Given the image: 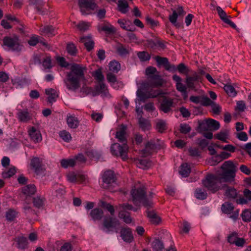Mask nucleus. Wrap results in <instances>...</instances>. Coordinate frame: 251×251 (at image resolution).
<instances>
[{"label":"nucleus","mask_w":251,"mask_h":251,"mask_svg":"<svg viewBox=\"0 0 251 251\" xmlns=\"http://www.w3.org/2000/svg\"><path fill=\"white\" fill-rule=\"evenodd\" d=\"M222 172H217L216 175H208L202 180L203 186L212 193L221 189L222 182L231 183L235 180L237 166L232 161H225L221 166Z\"/></svg>","instance_id":"1"},{"label":"nucleus","mask_w":251,"mask_h":251,"mask_svg":"<svg viewBox=\"0 0 251 251\" xmlns=\"http://www.w3.org/2000/svg\"><path fill=\"white\" fill-rule=\"evenodd\" d=\"M86 70V68L82 65L72 64L70 71L67 73L66 77L63 80L69 90L75 91L80 87V81L85 79V72Z\"/></svg>","instance_id":"2"},{"label":"nucleus","mask_w":251,"mask_h":251,"mask_svg":"<svg viewBox=\"0 0 251 251\" xmlns=\"http://www.w3.org/2000/svg\"><path fill=\"white\" fill-rule=\"evenodd\" d=\"M131 195L132 198V201L136 205L140 203L148 208L151 206L152 202L146 198V192L144 187L133 189L131 191Z\"/></svg>","instance_id":"3"},{"label":"nucleus","mask_w":251,"mask_h":251,"mask_svg":"<svg viewBox=\"0 0 251 251\" xmlns=\"http://www.w3.org/2000/svg\"><path fill=\"white\" fill-rule=\"evenodd\" d=\"M145 73L148 78V85L153 87H158L163 85L164 80L158 75L156 68L149 67L146 68Z\"/></svg>","instance_id":"4"},{"label":"nucleus","mask_w":251,"mask_h":251,"mask_svg":"<svg viewBox=\"0 0 251 251\" xmlns=\"http://www.w3.org/2000/svg\"><path fill=\"white\" fill-rule=\"evenodd\" d=\"M116 209L119 212L118 216L119 218L122 219L123 221L126 224H130L132 221V219L127 211L131 210L132 209L134 211L137 210V208H133L132 205L127 203L119 204L116 206Z\"/></svg>","instance_id":"5"},{"label":"nucleus","mask_w":251,"mask_h":251,"mask_svg":"<svg viewBox=\"0 0 251 251\" xmlns=\"http://www.w3.org/2000/svg\"><path fill=\"white\" fill-rule=\"evenodd\" d=\"M3 46L7 47L11 50L17 52L21 51L23 49L19 37L15 34L12 36L4 37L3 39Z\"/></svg>","instance_id":"6"},{"label":"nucleus","mask_w":251,"mask_h":251,"mask_svg":"<svg viewBox=\"0 0 251 251\" xmlns=\"http://www.w3.org/2000/svg\"><path fill=\"white\" fill-rule=\"evenodd\" d=\"M128 150V147L127 144H124L120 145L119 143H114L110 147V151L112 154L116 156H120L123 160L127 158Z\"/></svg>","instance_id":"7"},{"label":"nucleus","mask_w":251,"mask_h":251,"mask_svg":"<svg viewBox=\"0 0 251 251\" xmlns=\"http://www.w3.org/2000/svg\"><path fill=\"white\" fill-rule=\"evenodd\" d=\"M78 5L82 15L90 14L91 10H94L97 7L94 0H78Z\"/></svg>","instance_id":"8"},{"label":"nucleus","mask_w":251,"mask_h":251,"mask_svg":"<svg viewBox=\"0 0 251 251\" xmlns=\"http://www.w3.org/2000/svg\"><path fill=\"white\" fill-rule=\"evenodd\" d=\"M102 187L106 189H110V187L115 183V176L114 173L111 171L105 172L102 176Z\"/></svg>","instance_id":"9"},{"label":"nucleus","mask_w":251,"mask_h":251,"mask_svg":"<svg viewBox=\"0 0 251 251\" xmlns=\"http://www.w3.org/2000/svg\"><path fill=\"white\" fill-rule=\"evenodd\" d=\"M234 209V206L232 203L226 202L223 203L221 207L222 212L226 214H231L229 216L232 219L236 220L239 216V210H237L232 212Z\"/></svg>","instance_id":"10"},{"label":"nucleus","mask_w":251,"mask_h":251,"mask_svg":"<svg viewBox=\"0 0 251 251\" xmlns=\"http://www.w3.org/2000/svg\"><path fill=\"white\" fill-rule=\"evenodd\" d=\"M173 104L174 102L172 99L165 97L160 102L159 109L164 113L172 112Z\"/></svg>","instance_id":"11"},{"label":"nucleus","mask_w":251,"mask_h":251,"mask_svg":"<svg viewBox=\"0 0 251 251\" xmlns=\"http://www.w3.org/2000/svg\"><path fill=\"white\" fill-rule=\"evenodd\" d=\"M119 225V221L115 218L113 219L111 217L105 218L103 222V226L104 228L103 230L108 233L110 231H112L111 228L115 227Z\"/></svg>","instance_id":"12"},{"label":"nucleus","mask_w":251,"mask_h":251,"mask_svg":"<svg viewBox=\"0 0 251 251\" xmlns=\"http://www.w3.org/2000/svg\"><path fill=\"white\" fill-rule=\"evenodd\" d=\"M220 126H198L197 130L202 134L206 138L211 139L213 138L212 131L217 130Z\"/></svg>","instance_id":"13"},{"label":"nucleus","mask_w":251,"mask_h":251,"mask_svg":"<svg viewBox=\"0 0 251 251\" xmlns=\"http://www.w3.org/2000/svg\"><path fill=\"white\" fill-rule=\"evenodd\" d=\"M28 135L32 141L39 143L42 140L41 132L38 126H30L28 129Z\"/></svg>","instance_id":"14"},{"label":"nucleus","mask_w":251,"mask_h":251,"mask_svg":"<svg viewBox=\"0 0 251 251\" xmlns=\"http://www.w3.org/2000/svg\"><path fill=\"white\" fill-rule=\"evenodd\" d=\"M155 59L158 65H163L165 70L170 72H175L176 70L175 65L171 64L167 58L156 56L155 57Z\"/></svg>","instance_id":"15"},{"label":"nucleus","mask_w":251,"mask_h":251,"mask_svg":"<svg viewBox=\"0 0 251 251\" xmlns=\"http://www.w3.org/2000/svg\"><path fill=\"white\" fill-rule=\"evenodd\" d=\"M161 94L160 91H155L152 93L144 92L141 90L137 91V96L140 100L145 101L147 99L150 98H155Z\"/></svg>","instance_id":"16"},{"label":"nucleus","mask_w":251,"mask_h":251,"mask_svg":"<svg viewBox=\"0 0 251 251\" xmlns=\"http://www.w3.org/2000/svg\"><path fill=\"white\" fill-rule=\"evenodd\" d=\"M126 127L123 126L117 131L115 134V137L118 141L124 144H126L127 143V134L126 132Z\"/></svg>","instance_id":"17"},{"label":"nucleus","mask_w":251,"mask_h":251,"mask_svg":"<svg viewBox=\"0 0 251 251\" xmlns=\"http://www.w3.org/2000/svg\"><path fill=\"white\" fill-rule=\"evenodd\" d=\"M121 236L126 242L130 243L133 240V236L129 228H122L121 230Z\"/></svg>","instance_id":"18"},{"label":"nucleus","mask_w":251,"mask_h":251,"mask_svg":"<svg viewBox=\"0 0 251 251\" xmlns=\"http://www.w3.org/2000/svg\"><path fill=\"white\" fill-rule=\"evenodd\" d=\"M156 148V144L152 141L148 142L145 145V148L142 151L143 155L146 156L150 155Z\"/></svg>","instance_id":"19"},{"label":"nucleus","mask_w":251,"mask_h":251,"mask_svg":"<svg viewBox=\"0 0 251 251\" xmlns=\"http://www.w3.org/2000/svg\"><path fill=\"white\" fill-rule=\"evenodd\" d=\"M40 31L42 35L52 36L56 33V29L51 25L42 26L40 28Z\"/></svg>","instance_id":"20"},{"label":"nucleus","mask_w":251,"mask_h":251,"mask_svg":"<svg viewBox=\"0 0 251 251\" xmlns=\"http://www.w3.org/2000/svg\"><path fill=\"white\" fill-rule=\"evenodd\" d=\"M80 42L84 44L88 51H91L94 48V42L91 36L81 37L80 38Z\"/></svg>","instance_id":"21"},{"label":"nucleus","mask_w":251,"mask_h":251,"mask_svg":"<svg viewBox=\"0 0 251 251\" xmlns=\"http://www.w3.org/2000/svg\"><path fill=\"white\" fill-rule=\"evenodd\" d=\"M89 216L92 220L94 221H100L103 217V212L100 208H95L91 210Z\"/></svg>","instance_id":"22"},{"label":"nucleus","mask_w":251,"mask_h":251,"mask_svg":"<svg viewBox=\"0 0 251 251\" xmlns=\"http://www.w3.org/2000/svg\"><path fill=\"white\" fill-rule=\"evenodd\" d=\"M30 4L34 5L37 11L42 15L47 12V10L43 7L44 5L43 0H30Z\"/></svg>","instance_id":"23"},{"label":"nucleus","mask_w":251,"mask_h":251,"mask_svg":"<svg viewBox=\"0 0 251 251\" xmlns=\"http://www.w3.org/2000/svg\"><path fill=\"white\" fill-rule=\"evenodd\" d=\"M45 93L48 95V101L50 103L55 102L58 97L56 91L52 88L46 89Z\"/></svg>","instance_id":"24"},{"label":"nucleus","mask_w":251,"mask_h":251,"mask_svg":"<svg viewBox=\"0 0 251 251\" xmlns=\"http://www.w3.org/2000/svg\"><path fill=\"white\" fill-rule=\"evenodd\" d=\"M198 126H220V123L211 118H206L199 120L197 121Z\"/></svg>","instance_id":"25"},{"label":"nucleus","mask_w":251,"mask_h":251,"mask_svg":"<svg viewBox=\"0 0 251 251\" xmlns=\"http://www.w3.org/2000/svg\"><path fill=\"white\" fill-rule=\"evenodd\" d=\"M118 10L123 14L126 13L129 10V5L127 2L125 0H119Z\"/></svg>","instance_id":"26"},{"label":"nucleus","mask_w":251,"mask_h":251,"mask_svg":"<svg viewBox=\"0 0 251 251\" xmlns=\"http://www.w3.org/2000/svg\"><path fill=\"white\" fill-rule=\"evenodd\" d=\"M17 116L20 121L24 122H27L30 119V116L27 109L24 110L21 109L18 110Z\"/></svg>","instance_id":"27"},{"label":"nucleus","mask_w":251,"mask_h":251,"mask_svg":"<svg viewBox=\"0 0 251 251\" xmlns=\"http://www.w3.org/2000/svg\"><path fill=\"white\" fill-rule=\"evenodd\" d=\"M17 248L19 249L25 250L27 247V241L26 238L24 236H19L16 238Z\"/></svg>","instance_id":"28"},{"label":"nucleus","mask_w":251,"mask_h":251,"mask_svg":"<svg viewBox=\"0 0 251 251\" xmlns=\"http://www.w3.org/2000/svg\"><path fill=\"white\" fill-rule=\"evenodd\" d=\"M116 50L117 53L122 57H126L129 53V48H126L122 44L118 45L116 47Z\"/></svg>","instance_id":"29"},{"label":"nucleus","mask_w":251,"mask_h":251,"mask_svg":"<svg viewBox=\"0 0 251 251\" xmlns=\"http://www.w3.org/2000/svg\"><path fill=\"white\" fill-rule=\"evenodd\" d=\"M65 192L63 187L58 184L54 185L52 188V195L56 197H61Z\"/></svg>","instance_id":"30"},{"label":"nucleus","mask_w":251,"mask_h":251,"mask_svg":"<svg viewBox=\"0 0 251 251\" xmlns=\"http://www.w3.org/2000/svg\"><path fill=\"white\" fill-rule=\"evenodd\" d=\"M148 217L151 222L154 225H157L161 221L160 218L153 210L148 211L147 212Z\"/></svg>","instance_id":"31"},{"label":"nucleus","mask_w":251,"mask_h":251,"mask_svg":"<svg viewBox=\"0 0 251 251\" xmlns=\"http://www.w3.org/2000/svg\"><path fill=\"white\" fill-rule=\"evenodd\" d=\"M22 192L25 195L30 196L35 194L36 192V188L34 184H29L24 187Z\"/></svg>","instance_id":"32"},{"label":"nucleus","mask_w":251,"mask_h":251,"mask_svg":"<svg viewBox=\"0 0 251 251\" xmlns=\"http://www.w3.org/2000/svg\"><path fill=\"white\" fill-rule=\"evenodd\" d=\"M179 174L183 177H187L191 172V168L187 163H183L180 166Z\"/></svg>","instance_id":"33"},{"label":"nucleus","mask_w":251,"mask_h":251,"mask_svg":"<svg viewBox=\"0 0 251 251\" xmlns=\"http://www.w3.org/2000/svg\"><path fill=\"white\" fill-rule=\"evenodd\" d=\"M224 89L229 97H235L237 94V92L235 88L231 84H225Z\"/></svg>","instance_id":"34"},{"label":"nucleus","mask_w":251,"mask_h":251,"mask_svg":"<svg viewBox=\"0 0 251 251\" xmlns=\"http://www.w3.org/2000/svg\"><path fill=\"white\" fill-rule=\"evenodd\" d=\"M151 246L154 251H162L164 248L163 242L158 239H155L152 241Z\"/></svg>","instance_id":"35"},{"label":"nucleus","mask_w":251,"mask_h":251,"mask_svg":"<svg viewBox=\"0 0 251 251\" xmlns=\"http://www.w3.org/2000/svg\"><path fill=\"white\" fill-rule=\"evenodd\" d=\"M135 164L139 168L142 169H146L148 168L150 165V162L147 159H137L135 161Z\"/></svg>","instance_id":"36"},{"label":"nucleus","mask_w":251,"mask_h":251,"mask_svg":"<svg viewBox=\"0 0 251 251\" xmlns=\"http://www.w3.org/2000/svg\"><path fill=\"white\" fill-rule=\"evenodd\" d=\"M117 22L120 25V27L126 30L133 31L135 29L132 25H127V22L124 19H119Z\"/></svg>","instance_id":"37"},{"label":"nucleus","mask_w":251,"mask_h":251,"mask_svg":"<svg viewBox=\"0 0 251 251\" xmlns=\"http://www.w3.org/2000/svg\"><path fill=\"white\" fill-rule=\"evenodd\" d=\"M120 69V64L115 60L111 61L109 64V70L113 73H117Z\"/></svg>","instance_id":"38"},{"label":"nucleus","mask_w":251,"mask_h":251,"mask_svg":"<svg viewBox=\"0 0 251 251\" xmlns=\"http://www.w3.org/2000/svg\"><path fill=\"white\" fill-rule=\"evenodd\" d=\"M61 165L64 168L69 167H74L75 165V159L70 158L68 159H62L60 161Z\"/></svg>","instance_id":"39"},{"label":"nucleus","mask_w":251,"mask_h":251,"mask_svg":"<svg viewBox=\"0 0 251 251\" xmlns=\"http://www.w3.org/2000/svg\"><path fill=\"white\" fill-rule=\"evenodd\" d=\"M41 160L38 157H34L31 161L30 165L35 172H37L41 166Z\"/></svg>","instance_id":"40"},{"label":"nucleus","mask_w":251,"mask_h":251,"mask_svg":"<svg viewBox=\"0 0 251 251\" xmlns=\"http://www.w3.org/2000/svg\"><path fill=\"white\" fill-rule=\"evenodd\" d=\"M81 92L84 93L86 95H92L93 97L96 96L98 95V93L95 92V90H94L92 88L87 87L85 85H83L82 87L81 88Z\"/></svg>","instance_id":"41"},{"label":"nucleus","mask_w":251,"mask_h":251,"mask_svg":"<svg viewBox=\"0 0 251 251\" xmlns=\"http://www.w3.org/2000/svg\"><path fill=\"white\" fill-rule=\"evenodd\" d=\"M195 196L198 199L204 200L207 198V194L204 190L198 188L195 191Z\"/></svg>","instance_id":"42"},{"label":"nucleus","mask_w":251,"mask_h":251,"mask_svg":"<svg viewBox=\"0 0 251 251\" xmlns=\"http://www.w3.org/2000/svg\"><path fill=\"white\" fill-rule=\"evenodd\" d=\"M66 50L68 53L72 56H75L77 52L76 46L72 43H70L67 44Z\"/></svg>","instance_id":"43"},{"label":"nucleus","mask_w":251,"mask_h":251,"mask_svg":"<svg viewBox=\"0 0 251 251\" xmlns=\"http://www.w3.org/2000/svg\"><path fill=\"white\" fill-rule=\"evenodd\" d=\"M99 30L103 31L108 34L113 33L115 32V28L109 23L99 27Z\"/></svg>","instance_id":"44"},{"label":"nucleus","mask_w":251,"mask_h":251,"mask_svg":"<svg viewBox=\"0 0 251 251\" xmlns=\"http://www.w3.org/2000/svg\"><path fill=\"white\" fill-rule=\"evenodd\" d=\"M176 88L182 94L184 98H186L188 96L187 92V87L181 82L176 84Z\"/></svg>","instance_id":"45"},{"label":"nucleus","mask_w":251,"mask_h":251,"mask_svg":"<svg viewBox=\"0 0 251 251\" xmlns=\"http://www.w3.org/2000/svg\"><path fill=\"white\" fill-rule=\"evenodd\" d=\"M237 195L236 190L232 187H227L225 192V195L229 198L234 199L236 197Z\"/></svg>","instance_id":"46"},{"label":"nucleus","mask_w":251,"mask_h":251,"mask_svg":"<svg viewBox=\"0 0 251 251\" xmlns=\"http://www.w3.org/2000/svg\"><path fill=\"white\" fill-rule=\"evenodd\" d=\"M92 75L99 82H102L104 80V76L102 75L101 69L100 68L93 72Z\"/></svg>","instance_id":"47"},{"label":"nucleus","mask_w":251,"mask_h":251,"mask_svg":"<svg viewBox=\"0 0 251 251\" xmlns=\"http://www.w3.org/2000/svg\"><path fill=\"white\" fill-rule=\"evenodd\" d=\"M17 212L12 209H8L5 213V217L7 220L12 221L16 218Z\"/></svg>","instance_id":"48"},{"label":"nucleus","mask_w":251,"mask_h":251,"mask_svg":"<svg viewBox=\"0 0 251 251\" xmlns=\"http://www.w3.org/2000/svg\"><path fill=\"white\" fill-rule=\"evenodd\" d=\"M67 122L69 126H77L79 124V122L77 118L75 116L71 115L68 116Z\"/></svg>","instance_id":"49"},{"label":"nucleus","mask_w":251,"mask_h":251,"mask_svg":"<svg viewBox=\"0 0 251 251\" xmlns=\"http://www.w3.org/2000/svg\"><path fill=\"white\" fill-rule=\"evenodd\" d=\"M137 56L141 61H147L150 59L151 56L146 51H139L137 53Z\"/></svg>","instance_id":"50"},{"label":"nucleus","mask_w":251,"mask_h":251,"mask_svg":"<svg viewBox=\"0 0 251 251\" xmlns=\"http://www.w3.org/2000/svg\"><path fill=\"white\" fill-rule=\"evenodd\" d=\"M107 90L105 85L102 82H99L98 85L96 86L95 92L98 93V95L101 93L105 94Z\"/></svg>","instance_id":"51"},{"label":"nucleus","mask_w":251,"mask_h":251,"mask_svg":"<svg viewBox=\"0 0 251 251\" xmlns=\"http://www.w3.org/2000/svg\"><path fill=\"white\" fill-rule=\"evenodd\" d=\"M45 199L40 197H37L33 199V204L35 207L40 208L44 205Z\"/></svg>","instance_id":"52"},{"label":"nucleus","mask_w":251,"mask_h":251,"mask_svg":"<svg viewBox=\"0 0 251 251\" xmlns=\"http://www.w3.org/2000/svg\"><path fill=\"white\" fill-rule=\"evenodd\" d=\"M136 112L138 113V116H140L141 117L139 119V123L140 126H149L151 125L149 121L143 118L142 117L141 113H142L141 110H140L139 108H137L136 109Z\"/></svg>","instance_id":"53"},{"label":"nucleus","mask_w":251,"mask_h":251,"mask_svg":"<svg viewBox=\"0 0 251 251\" xmlns=\"http://www.w3.org/2000/svg\"><path fill=\"white\" fill-rule=\"evenodd\" d=\"M59 136L61 138H62L64 141L66 142H70L72 139V137L71 134L69 132H67L65 130H63L59 132Z\"/></svg>","instance_id":"54"},{"label":"nucleus","mask_w":251,"mask_h":251,"mask_svg":"<svg viewBox=\"0 0 251 251\" xmlns=\"http://www.w3.org/2000/svg\"><path fill=\"white\" fill-rule=\"evenodd\" d=\"M42 65L45 69H51L52 68V65L50 56H46L43 61Z\"/></svg>","instance_id":"55"},{"label":"nucleus","mask_w":251,"mask_h":251,"mask_svg":"<svg viewBox=\"0 0 251 251\" xmlns=\"http://www.w3.org/2000/svg\"><path fill=\"white\" fill-rule=\"evenodd\" d=\"M216 10L220 19L225 23L228 20L226 13L220 6H216Z\"/></svg>","instance_id":"56"},{"label":"nucleus","mask_w":251,"mask_h":251,"mask_svg":"<svg viewBox=\"0 0 251 251\" xmlns=\"http://www.w3.org/2000/svg\"><path fill=\"white\" fill-rule=\"evenodd\" d=\"M228 132L227 131H221L216 135V138L224 142H226V140L228 138Z\"/></svg>","instance_id":"57"},{"label":"nucleus","mask_w":251,"mask_h":251,"mask_svg":"<svg viewBox=\"0 0 251 251\" xmlns=\"http://www.w3.org/2000/svg\"><path fill=\"white\" fill-rule=\"evenodd\" d=\"M212 109V112L213 114L216 115H219L221 112V107L218 103H216L214 101L210 105Z\"/></svg>","instance_id":"58"},{"label":"nucleus","mask_w":251,"mask_h":251,"mask_svg":"<svg viewBox=\"0 0 251 251\" xmlns=\"http://www.w3.org/2000/svg\"><path fill=\"white\" fill-rule=\"evenodd\" d=\"M16 173L15 167H11L8 170L2 173V176L3 178H9L13 176Z\"/></svg>","instance_id":"59"},{"label":"nucleus","mask_w":251,"mask_h":251,"mask_svg":"<svg viewBox=\"0 0 251 251\" xmlns=\"http://www.w3.org/2000/svg\"><path fill=\"white\" fill-rule=\"evenodd\" d=\"M59 251H72L73 247L71 243L65 242L62 244H60Z\"/></svg>","instance_id":"60"},{"label":"nucleus","mask_w":251,"mask_h":251,"mask_svg":"<svg viewBox=\"0 0 251 251\" xmlns=\"http://www.w3.org/2000/svg\"><path fill=\"white\" fill-rule=\"evenodd\" d=\"M173 10V14L172 15H170L169 17V19L170 22L173 25L176 26V20L178 18V14L175 10Z\"/></svg>","instance_id":"61"},{"label":"nucleus","mask_w":251,"mask_h":251,"mask_svg":"<svg viewBox=\"0 0 251 251\" xmlns=\"http://www.w3.org/2000/svg\"><path fill=\"white\" fill-rule=\"evenodd\" d=\"M39 38L38 36L35 35H33L28 41V44L31 46H36L37 43H39Z\"/></svg>","instance_id":"62"},{"label":"nucleus","mask_w":251,"mask_h":251,"mask_svg":"<svg viewBox=\"0 0 251 251\" xmlns=\"http://www.w3.org/2000/svg\"><path fill=\"white\" fill-rule=\"evenodd\" d=\"M242 218L245 222L251 221V211L248 210H245L242 214Z\"/></svg>","instance_id":"63"},{"label":"nucleus","mask_w":251,"mask_h":251,"mask_svg":"<svg viewBox=\"0 0 251 251\" xmlns=\"http://www.w3.org/2000/svg\"><path fill=\"white\" fill-rule=\"evenodd\" d=\"M77 27L82 31H85L88 29L90 24L84 22H81L76 25Z\"/></svg>","instance_id":"64"}]
</instances>
